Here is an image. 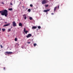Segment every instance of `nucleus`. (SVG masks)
Instances as JSON below:
<instances>
[{
  "label": "nucleus",
  "mask_w": 73,
  "mask_h": 73,
  "mask_svg": "<svg viewBox=\"0 0 73 73\" xmlns=\"http://www.w3.org/2000/svg\"><path fill=\"white\" fill-rule=\"evenodd\" d=\"M0 13H1L2 16H4L5 17H7L8 16V11L7 10L5 9L4 11H0Z\"/></svg>",
  "instance_id": "f257e3e1"
},
{
  "label": "nucleus",
  "mask_w": 73,
  "mask_h": 73,
  "mask_svg": "<svg viewBox=\"0 0 73 73\" xmlns=\"http://www.w3.org/2000/svg\"><path fill=\"white\" fill-rule=\"evenodd\" d=\"M48 1V0H43L42 1L41 3L42 4H46Z\"/></svg>",
  "instance_id": "f03ea898"
},
{
  "label": "nucleus",
  "mask_w": 73,
  "mask_h": 73,
  "mask_svg": "<svg viewBox=\"0 0 73 73\" xmlns=\"http://www.w3.org/2000/svg\"><path fill=\"white\" fill-rule=\"evenodd\" d=\"M13 27H16V26H17L16 24V22H15V21H13Z\"/></svg>",
  "instance_id": "7ed1b4c3"
},
{
  "label": "nucleus",
  "mask_w": 73,
  "mask_h": 73,
  "mask_svg": "<svg viewBox=\"0 0 73 73\" xmlns=\"http://www.w3.org/2000/svg\"><path fill=\"white\" fill-rule=\"evenodd\" d=\"M32 36V35L31 34H28V35L26 36L27 38H29V37H30Z\"/></svg>",
  "instance_id": "20e7f679"
},
{
  "label": "nucleus",
  "mask_w": 73,
  "mask_h": 73,
  "mask_svg": "<svg viewBox=\"0 0 73 73\" xmlns=\"http://www.w3.org/2000/svg\"><path fill=\"white\" fill-rule=\"evenodd\" d=\"M5 53H6V54H12V52H9L8 51H6L5 52Z\"/></svg>",
  "instance_id": "39448f33"
},
{
  "label": "nucleus",
  "mask_w": 73,
  "mask_h": 73,
  "mask_svg": "<svg viewBox=\"0 0 73 73\" xmlns=\"http://www.w3.org/2000/svg\"><path fill=\"white\" fill-rule=\"evenodd\" d=\"M50 11V9H47V10H44V12H47L48 11Z\"/></svg>",
  "instance_id": "423d86ee"
},
{
  "label": "nucleus",
  "mask_w": 73,
  "mask_h": 73,
  "mask_svg": "<svg viewBox=\"0 0 73 73\" xmlns=\"http://www.w3.org/2000/svg\"><path fill=\"white\" fill-rule=\"evenodd\" d=\"M9 25H10V24H8L6 25H4L3 27H7V26H8Z\"/></svg>",
  "instance_id": "0eeeda50"
},
{
  "label": "nucleus",
  "mask_w": 73,
  "mask_h": 73,
  "mask_svg": "<svg viewBox=\"0 0 73 73\" xmlns=\"http://www.w3.org/2000/svg\"><path fill=\"white\" fill-rule=\"evenodd\" d=\"M19 26L20 27H22V26L23 25V24L21 23H19Z\"/></svg>",
  "instance_id": "6e6552de"
},
{
  "label": "nucleus",
  "mask_w": 73,
  "mask_h": 73,
  "mask_svg": "<svg viewBox=\"0 0 73 73\" xmlns=\"http://www.w3.org/2000/svg\"><path fill=\"white\" fill-rule=\"evenodd\" d=\"M36 28H37V27L36 26H33L32 28V29H36Z\"/></svg>",
  "instance_id": "1a4fd4ad"
},
{
  "label": "nucleus",
  "mask_w": 73,
  "mask_h": 73,
  "mask_svg": "<svg viewBox=\"0 0 73 73\" xmlns=\"http://www.w3.org/2000/svg\"><path fill=\"white\" fill-rule=\"evenodd\" d=\"M29 32L28 31H25L24 32L26 34H27V33H28Z\"/></svg>",
  "instance_id": "9d476101"
},
{
  "label": "nucleus",
  "mask_w": 73,
  "mask_h": 73,
  "mask_svg": "<svg viewBox=\"0 0 73 73\" xmlns=\"http://www.w3.org/2000/svg\"><path fill=\"white\" fill-rule=\"evenodd\" d=\"M44 6L45 7H48L49 6V5H48V4L45 5H44Z\"/></svg>",
  "instance_id": "9b49d317"
},
{
  "label": "nucleus",
  "mask_w": 73,
  "mask_h": 73,
  "mask_svg": "<svg viewBox=\"0 0 73 73\" xmlns=\"http://www.w3.org/2000/svg\"><path fill=\"white\" fill-rule=\"evenodd\" d=\"M29 19L30 20H31L33 19V18L31 17H30L29 18Z\"/></svg>",
  "instance_id": "f8f14e48"
},
{
  "label": "nucleus",
  "mask_w": 73,
  "mask_h": 73,
  "mask_svg": "<svg viewBox=\"0 0 73 73\" xmlns=\"http://www.w3.org/2000/svg\"><path fill=\"white\" fill-rule=\"evenodd\" d=\"M24 18L25 20H26V19H27V15H25V17H24Z\"/></svg>",
  "instance_id": "ddd939ff"
},
{
  "label": "nucleus",
  "mask_w": 73,
  "mask_h": 73,
  "mask_svg": "<svg viewBox=\"0 0 73 73\" xmlns=\"http://www.w3.org/2000/svg\"><path fill=\"white\" fill-rule=\"evenodd\" d=\"M9 11H12V10H13V9H12V8H9Z\"/></svg>",
  "instance_id": "4468645a"
},
{
  "label": "nucleus",
  "mask_w": 73,
  "mask_h": 73,
  "mask_svg": "<svg viewBox=\"0 0 73 73\" xmlns=\"http://www.w3.org/2000/svg\"><path fill=\"white\" fill-rule=\"evenodd\" d=\"M5 29H2V31H3V32H4V31H5Z\"/></svg>",
  "instance_id": "2eb2a0df"
},
{
  "label": "nucleus",
  "mask_w": 73,
  "mask_h": 73,
  "mask_svg": "<svg viewBox=\"0 0 73 73\" xmlns=\"http://www.w3.org/2000/svg\"><path fill=\"white\" fill-rule=\"evenodd\" d=\"M56 9H57V7H56L54 8V11H56Z\"/></svg>",
  "instance_id": "dca6fc26"
},
{
  "label": "nucleus",
  "mask_w": 73,
  "mask_h": 73,
  "mask_svg": "<svg viewBox=\"0 0 73 73\" xmlns=\"http://www.w3.org/2000/svg\"><path fill=\"white\" fill-rule=\"evenodd\" d=\"M31 11V9H29L28 10V12H30Z\"/></svg>",
  "instance_id": "f3484780"
},
{
  "label": "nucleus",
  "mask_w": 73,
  "mask_h": 73,
  "mask_svg": "<svg viewBox=\"0 0 73 73\" xmlns=\"http://www.w3.org/2000/svg\"><path fill=\"white\" fill-rule=\"evenodd\" d=\"M36 45H37V44L36 43H34V46H36Z\"/></svg>",
  "instance_id": "a211bd4d"
},
{
  "label": "nucleus",
  "mask_w": 73,
  "mask_h": 73,
  "mask_svg": "<svg viewBox=\"0 0 73 73\" xmlns=\"http://www.w3.org/2000/svg\"><path fill=\"white\" fill-rule=\"evenodd\" d=\"M38 29H41V27L40 26H38Z\"/></svg>",
  "instance_id": "6ab92c4d"
},
{
  "label": "nucleus",
  "mask_w": 73,
  "mask_h": 73,
  "mask_svg": "<svg viewBox=\"0 0 73 73\" xmlns=\"http://www.w3.org/2000/svg\"><path fill=\"white\" fill-rule=\"evenodd\" d=\"M25 30H26V29H25V28H24V32H25V31H25Z\"/></svg>",
  "instance_id": "aec40b11"
},
{
  "label": "nucleus",
  "mask_w": 73,
  "mask_h": 73,
  "mask_svg": "<svg viewBox=\"0 0 73 73\" xmlns=\"http://www.w3.org/2000/svg\"><path fill=\"white\" fill-rule=\"evenodd\" d=\"M30 7H33V5L32 4H31L30 5Z\"/></svg>",
  "instance_id": "412c9836"
},
{
  "label": "nucleus",
  "mask_w": 73,
  "mask_h": 73,
  "mask_svg": "<svg viewBox=\"0 0 73 73\" xmlns=\"http://www.w3.org/2000/svg\"><path fill=\"white\" fill-rule=\"evenodd\" d=\"M17 38H15V41H17Z\"/></svg>",
  "instance_id": "4be33fe9"
},
{
  "label": "nucleus",
  "mask_w": 73,
  "mask_h": 73,
  "mask_svg": "<svg viewBox=\"0 0 73 73\" xmlns=\"http://www.w3.org/2000/svg\"><path fill=\"white\" fill-rule=\"evenodd\" d=\"M11 29H9V30H8V32H10V31H11Z\"/></svg>",
  "instance_id": "5701e85b"
},
{
  "label": "nucleus",
  "mask_w": 73,
  "mask_h": 73,
  "mask_svg": "<svg viewBox=\"0 0 73 73\" xmlns=\"http://www.w3.org/2000/svg\"><path fill=\"white\" fill-rule=\"evenodd\" d=\"M0 46L1 48H3V46H2V45H1V44L0 45Z\"/></svg>",
  "instance_id": "b1692460"
},
{
  "label": "nucleus",
  "mask_w": 73,
  "mask_h": 73,
  "mask_svg": "<svg viewBox=\"0 0 73 73\" xmlns=\"http://www.w3.org/2000/svg\"><path fill=\"white\" fill-rule=\"evenodd\" d=\"M22 7L23 8V9H24V7H24V6H23Z\"/></svg>",
  "instance_id": "393cba45"
},
{
  "label": "nucleus",
  "mask_w": 73,
  "mask_h": 73,
  "mask_svg": "<svg viewBox=\"0 0 73 73\" xmlns=\"http://www.w3.org/2000/svg\"><path fill=\"white\" fill-rule=\"evenodd\" d=\"M31 42H27L28 44H30Z\"/></svg>",
  "instance_id": "a878e982"
},
{
  "label": "nucleus",
  "mask_w": 73,
  "mask_h": 73,
  "mask_svg": "<svg viewBox=\"0 0 73 73\" xmlns=\"http://www.w3.org/2000/svg\"><path fill=\"white\" fill-rule=\"evenodd\" d=\"M10 4L11 5H13L12 3H11Z\"/></svg>",
  "instance_id": "bb28decb"
},
{
  "label": "nucleus",
  "mask_w": 73,
  "mask_h": 73,
  "mask_svg": "<svg viewBox=\"0 0 73 73\" xmlns=\"http://www.w3.org/2000/svg\"><path fill=\"white\" fill-rule=\"evenodd\" d=\"M51 15H54V13H51Z\"/></svg>",
  "instance_id": "cd10ccee"
},
{
  "label": "nucleus",
  "mask_w": 73,
  "mask_h": 73,
  "mask_svg": "<svg viewBox=\"0 0 73 73\" xmlns=\"http://www.w3.org/2000/svg\"><path fill=\"white\" fill-rule=\"evenodd\" d=\"M2 4H3V5L4 4V2H2Z\"/></svg>",
  "instance_id": "c85d7f7f"
},
{
  "label": "nucleus",
  "mask_w": 73,
  "mask_h": 73,
  "mask_svg": "<svg viewBox=\"0 0 73 73\" xmlns=\"http://www.w3.org/2000/svg\"><path fill=\"white\" fill-rule=\"evenodd\" d=\"M3 69H4V70H5V67H4L3 68Z\"/></svg>",
  "instance_id": "c756f323"
},
{
  "label": "nucleus",
  "mask_w": 73,
  "mask_h": 73,
  "mask_svg": "<svg viewBox=\"0 0 73 73\" xmlns=\"http://www.w3.org/2000/svg\"><path fill=\"white\" fill-rule=\"evenodd\" d=\"M58 8H59V5H58Z\"/></svg>",
  "instance_id": "7c9ffc66"
},
{
  "label": "nucleus",
  "mask_w": 73,
  "mask_h": 73,
  "mask_svg": "<svg viewBox=\"0 0 73 73\" xmlns=\"http://www.w3.org/2000/svg\"><path fill=\"white\" fill-rule=\"evenodd\" d=\"M25 14L24 15H23V17H24V16H25Z\"/></svg>",
  "instance_id": "2f4dec72"
},
{
  "label": "nucleus",
  "mask_w": 73,
  "mask_h": 73,
  "mask_svg": "<svg viewBox=\"0 0 73 73\" xmlns=\"http://www.w3.org/2000/svg\"><path fill=\"white\" fill-rule=\"evenodd\" d=\"M17 44L18 46H19V44L17 43Z\"/></svg>",
  "instance_id": "473e14b6"
},
{
  "label": "nucleus",
  "mask_w": 73,
  "mask_h": 73,
  "mask_svg": "<svg viewBox=\"0 0 73 73\" xmlns=\"http://www.w3.org/2000/svg\"><path fill=\"white\" fill-rule=\"evenodd\" d=\"M1 31V28H0V31Z\"/></svg>",
  "instance_id": "72a5a7b5"
},
{
  "label": "nucleus",
  "mask_w": 73,
  "mask_h": 73,
  "mask_svg": "<svg viewBox=\"0 0 73 73\" xmlns=\"http://www.w3.org/2000/svg\"><path fill=\"white\" fill-rule=\"evenodd\" d=\"M49 1H51V0H49Z\"/></svg>",
  "instance_id": "f704fd0d"
},
{
  "label": "nucleus",
  "mask_w": 73,
  "mask_h": 73,
  "mask_svg": "<svg viewBox=\"0 0 73 73\" xmlns=\"http://www.w3.org/2000/svg\"><path fill=\"white\" fill-rule=\"evenodd\" d=\"M28 9V8H27L26 9Z\"/></svg>",
  "instance_id": "c9c22d12"
}]
</instances>
